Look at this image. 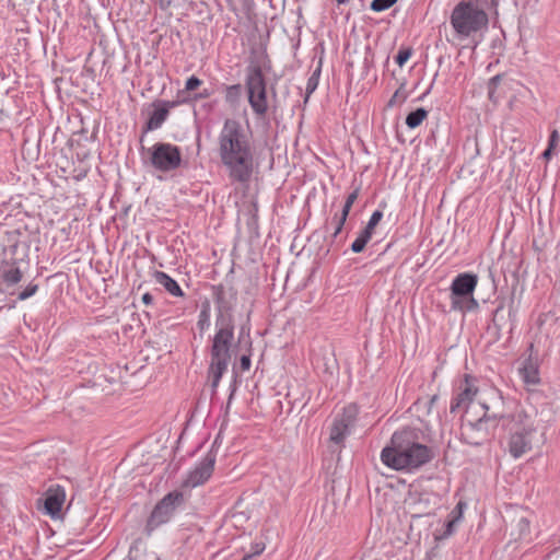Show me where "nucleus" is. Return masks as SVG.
I'll return each mask as SVG.
<instances>
[{
    "mask_svg": "<svg viewBox=\"0 0 560 560\" xmlns=\"http://www.w3.org/2000/svg\"><path fill=\"white\" fill-rule=\"evenodd\" d=\"M487 423L488 419L482 417L476 422H469L465 425L462 433L465 442L470 445L479 446L487 441L489 438Z\"/></svg>",
    "mask_w": 560,
    "mask_h": 560,
    "instance_id": "nucleus-12",
    "label": "nucleus"
},
{
    "mask_svg": "<svg viewBox=\"0 0 560 560\" xmlns=\"http://www.w3.org/2000/svg\"><path fill=\"white\" fill-rule=\"evenodd\" d=\"M347 218L348 217H345L342 214H340L338 218H335V221H336V228H335V231H334V234L332 236L336 237L342 230L343 225H345V222L347 221Z\"/></svg>",
    "mask_w": 560,
    "mask_h": 560,
    "instance_id": "nucleus-33",
    "label": "nucleus"
},
{
    "mask_svg": "<svg viewBox=\"0 0 560 560\" xmlns=\"http://www.w3.org/2000/svg\"><path fill=\"white\" fill-rule=\"evenodd\" d=\"M153 278L155 282L162 285L173 296H184V292L178 283L163 271H154Z\"/></svg>",
    "mask_w": 560,
    "mask_h": 560,
    "instance_id": "nucleus-15",
    "label": "nucleus"
},
{
    "mask_svg": "<svg viewBox=\"0 0 560 560\" xmlns=\"http://www.w3.org/2000/svg\"><path fill=\"white\" fill-rule=\"evenodd\" d=\"M214 300L218 308L215 318L217 331L210 348V364L208 378L214 393L222 375L231 361V346L234 339L233 306L236 302V291L222 284L214 288Z\"/></svg>",
    "mask_w": 560,
    "mask_h": 560,
    "instance_id": "nucleus-2",
    "label": "nucleus"
},
{
    "mask_svg": "<svg viewBox=\"0 0 560 560\" xmlns=\"http://www.w3.org/2000/svg\"><path fill=\"white\" fill-rule=\"evenodd\" d=\"M462 509H463V503L459 502L456 506V510H458V512L456 513V511L454 510L451 515H454V516H459V518L462 517Z\"/></svg>",
    "mask_w": 560,
    "mask_h": 560,
    "instance_id": "nucleus-39",
    "label": "nucleus"
},
{
    "mask_svg": "<svg viewBox=\"0 0 560 560\" xmlns=\"http://www.w3.org/2000/svg\"><path fill=\"white\" fill-rule=\"evenodd\" d=\"M234 392H235V387H233V388H232V392H231V394H230L229 402H228V404H230V402H231V399H232V397H233Z\"/></svg>",
    "mask_w": 560,
    "mask_h": 560,
    "instance_id": "nucleus-43",
    "label": "nucleus"
},
{
    "mask_svg": "<svg viewBox=\"0 0 560 560\" xmlns=\"http://www.w3.org/2000/svg\"><path fill=\"white\" fill-rule=\"evenodd\" d=\"M320 69H316L313 74L308 78L307 84H306V93L307 95L312 94L317 85H318V78H319Z\"/></svg>",
    "mask_w": 560,
    "mask_h": 560,
    "instance_id": "nucleus-30",
    "label": "nucleus"
},
{
    "mask_svg": "<svg viewBox=\"0 0 560 560\" xmlns=\"http://www.w3.org/2000/svg\"><path fill=\"white\" fill-rule=\"evenodd\" d=\"M398 98H399V90H397L394 95L390 97V100L388 101V106L389 107H393L397 104L398 102Z\"/></svg>",
    "mask_w": 560,
    "mask_h": 560,
    "instance_id": "nucleus-37",
    "label": "nucleus"
},
{
    "mask_svg": "<svg viewBox=\"0 0 560 560\" xmlns=\"http://www.w3.org/2000/svg\"><path fill=\"white\" fill-rule=\"evenodd\" d=\"M175 103L161 101L158 103V107L153 110L150 118L147 121L143 133L159 129L163 122L166 120L170 108L173 107Z\"/></svg>",
    "mask_w": 560,
    "mask_h": 560,
    "instance_id": "nucleus-14",
    "label": "nucleus"
},
{
    "mask_svg": "<svg viewBox=\"0 0 560 560\" xmlns=\"http://www.w3.org/2000/svg\"><path fill=\"white\" fill-rule=\"evenodd\" d=\"M411 55H412V49L410 47L401 48L398 51L397 56L395 57V61L399 67H402L408 61V59L411 57Z\"/></svg>",
    "mask_w": 560,
    "mask_h": 560,
    "instance_id": "nucleus-29",
    "label": "nucleus"
},
{
    "mask_svg": "<svg viewBox=\"0 0 560 560\" xmlns=\"http://www.w3.org/2000/svg\"><path fill=\"white\" fill-rule=\"evenodd\" d=\"M427 116H428V112L424 108H422V107L417 108L416 110L410 112L407 115L406 125L410 129H415L422 124V121L427 118Z\"/></svg>",
    "mask_w": 560,
    "mask_h": 560,
    "instance_id": "nucleus-18",
    "label": "nucleus"
},
{
    "mask_svg": "<svg viewBox=\"0 0 560 560\" xmlns=\"http://www.w3.org/2000/svg\"><path fill=\"white\" fill-rule=\"evenodd\" d=\"M559 141L560 135L557 130H553L550 135L548 147H550V149H555L558 145Z\"/></svg>",
    "mask_w": 560,
    "mask_h": 560,
    "instance_id": "nucleus-35",
    "label": "nucleus"
},
{
    "mask_svg": "<svg viewBox=\"0 0 560 560\" xmlns=\"http://www.w3.org/2000/svg\"><path fill=\"white\" fill-rule=\"evenodd\" d=\"M494 0L460 1L452 11L450 22L459 38L477 33L488 24L486 10Z\"/></svg>",
    "mask_w": 560,
    "mask_h": 560,
    "instance_id": "nucleus-4",
    "label": "nucleus"
},
{
    "mask_svg": "<svg viewBox=\"0 0 560 560\" xmlns=\"http://www.w3.org/2000/svg\"><path fill=\"white\" fill-rule=\"evenodd\" d=\"M383 218V212L380 210H376L372 213L366 226L362 230L363 232H369V235L372 237L373 231L375 226L380 223V221Z\"/></svg>",
    "mask_w": 560,
    "mask_h": 560,
    "instance_id": "nucleus-26",
    "label": "nucleus"
},
{
    "mask_svg": "<svg viewBox=\"0 0 560 560\" xmlns=\"http://www.w3.org/2000/svg\"><path fill=\"white\" fill-rule=\"evenodd\" d=\"M398 0H373L371 9L375 12H382L393 7Z\"/></svg>",
    "mask_w": 560,
    "mask_h": 560,
    "instance_id": "nucleus-28",
    "label": "nucleus"
},
{
    "mask_svg": "<svg viewBox=\"0 0 560 560\" xmlns=\"http://www.w3.org/2000/svg\"><path fill=\"white\" fill-rule=\"evenodd\" d=\"M197 326L200 331H205L210 327V305L208 302L202 304L198 316Z\"/></svg>",
    "mask_w": 560,
    "mask_h": 560,
    "instance_id": "nucleus-20",
    "label": "nucleus"
},
{
    "mask_svg": "<svg viewBox=\"0 0 560 560\" xmlns=\"http://www.w3.org/2000/svg\"><path fill=\"white\" fill-rule=\"evenodd\" d=\"M215 464V455L208 453L200 463L188 474L184 481L186 487L195 488L205 483L212 475Z\"/></svg>",
    "mask_w": 560,
    "mask_h": 560,
    "instance_id": "nucleus-11",
    "label": "nucleus"
},
{
    "mask_svg": "<svg viewBox=\"0 0 560 560\" xmlns=\"http://www.w3.org/2000/svg\"><path fill=\"white\" fill-rule=\"evenodd\" d=\"M218 155L233 183L247 184L257 166L255 148L242 124L233 118L223 122L217 138Z\"/></svg>",
    "mask_w": 560,
    "mask_h": 560,
    "instance_id": "nucleus-1",
    "label": "nucleus"
},
{
    "mask_svg": "<svg viewBox=\"0 0 560 560\" xmlns=\"http://www.w3.org/2000/svg\"><path fill=\"white\" fill-rule=\"evenodd\" d=\"M478 283V277L474 273H459L451 285L452 308L460 312H470L478 307L474 299V291Z\"/></svg>",
    "mask_w": 560,
    "mask_h": 560,
    "instance_id": "nucleus-7",
    "label": "nucleus"
},
{
    "mask_svg": "<svg viewBox=\"0 0 560 560\" xmlns=\"http://www.w3.org/2000/svg\"><path fill=\"white\" fill-rule=\"evenodd\" d=\"M201 84V80H199L197 77L192 75L186 81L185 89L187 91H194Z\"/></svg>",
    "mask_w": 560,
    "mask_h": 560,
    "instance_id": "nucleus-32",
    "label": "nucleus"
},
{
    "mask_svg": "<svg viewBox=\"0 0 560 560\" xmlns=\"http://www.w3.org/2000/svg\"><path fill=\"white\" fill-rule=\"evenodd\" d=\"M372 237L369 235V232L361 231L359 236L355 238V241L351 245V249L353 253H361L363 252L365 245L369 243V241Z\"/></svg>",
    "mask_w": 560,
    "mask_h": 560,
    "instance_id": "nucleus-24",
    "label": "nucleus"
},
{
    "mask_svg": "<svg viewBox=\"0 0 560 560\" xmlns=\"http://www.w3.org/2000/svg\"><path fill=\"white\" fill-rule=\"evenodd\" d=\"M265 550V544L261 541L250 542L249 548H243L244 556L241 560H250L252 558L259 556Z\"/></svg>",
    "mask_w": 560,
    "mask_h": 560,
    "instance_id": "nucleus-23",
    "label": "nucleus"
},
{
    "mask_svg": "<svg viewBox=\"0 0 560 560\" xmlns=\"http://www.w3.org/2000/svg\"><path fill=\"white\" fill-rule=\"evenodd\" d=\"M242 371H247L250 368V359L247 355H242L240 360Z\"/></svg>",
    "mask_w": 560,
    "mask_h": 560,
    "instance_id": "nucleus-36",
    "label": "nucleus"
},
{
    "mask_svg": "<svg viewBox=\"0 0 560 560\" xmlns=\"http://www.w3.org/2000/svg\"><path fill=\"white\" fill-rule=\"evenodd\" d=\"M359 192H360V188L358 187L351 194L348 195L346 202L343 205L342 211H341L342 215H345V217L349 215L351 207L353 206V203L355 202V200L359 197Z\"/></svg>",
    "mask_w": 560,
    "mask_h": 560,
    "instance_id": "nucleus-27",
    "label": "nucleus"
},
{
    "mask_svg": "<svg viewBox=\"0 0 560 560\" xmlns=\"http://www.w3.org/2000/svg\"><path fill=\"white\" fill-rule=\"evenodd\" d=\"M65 499L66 492L63 488L59 486L55 488H49L46 492V498L44 502V506L47 514H49L52 517L57 516L61 511Z\"/></svg>",
    "mask_w": 560,
    "mask_h": 560,
    "instance_id": "nucleus-13",
    "label": "nucleus"
},
{
    "mask_svg": "<svg viewBox=\"0 0 560 560\" xmlns=\"http://www.w3.org/2000/svg\"><path fill=\"white\" fill-rule=\"evenodd\" d=\"M1 277L7 284L14 285L22 280L23 275L18 267L11 266L2 270Z\"/></svg>",
    "mask_w": 560,
    "mask_h": 560,
    "instance_id": "nucleus-19",
    "label": "nucleus"
},
{
    "mask_svg": "<svg viewBox=\"0 0 560 560\" xmlns=\"http://www.w3.org/2000/svg\"><path fill=\"white\" fill-rule=\"evenodd\" d=\"M248 102L253 112L262 117L268 110L266 81L259 67L249 70L246 78Z\"/></svg>",
    "mask_w": 560,
    "mask_h": 560,
    "instance_id": "nucleus-9",
    "label": "nucleus"
},
{
    "mask_svg": "<svg viewBox=\"0 0 560 560\" xmlns=\"http://www.w3.org/2000/svg\"><path fill=\"white\" fill-rule=\"evenodd\" d=\"M184 503L185 497L180 491L174 490L164 495L152 510L147 521V530L152 532L168 523L174 516L176 510L182 508Z\"/></svg>",
    "mask_w": 560,
    "mask_h": 560,
    "instance_id": "nucleus-8",
    "label": "nucleus"
},
{
    "mask_svg": "<svg viewBox=\"0 0 560 560\" xmlns=\"http://www.w3.org/2000/svg\"><path fill=\"white\" fill-rule=\"evenodd\" d=\"M459 520H460L459 516L452 515V518H450L446 523V529H445L446 536H450L454 533V527Z\"/></svg>",
    "mask_w": 560,
    "mask_h": 560,
    "instance_id": "nucleus-34",
    "label": "nucleus"
},
{
    "mask_svg": "<svg viewBox=\"0 0 560 560\" xmlns=\"http://www.w3.org/2000/svg\"><path fill=\"white\" fill-rule=\"evenodd\" d=\"M19 236H20L19 230H12L11 232L7 233L8 244L4 245V253L5 254L8 252H9V254L11 256H13L15 254L16 248L19 246Z\"/></svg>",
    "mask_w": 560,
    "mask_h": 560,
    "instance_id": "nucleus-22",
    "label": "nucleus"
},
{
    "mask_svg": "<svg viewBox=\"0 0 560 560\" xmlns=\"http://www.w3.org/2000/svg\"><path fill=\"white\" fill-rule=\"evenodd\" d=\"M392 445L384 447L381 459L387 467L396 470H412L429 463L433 457L430 447L417 441L413 429H402L393 434Z\"/></svg>",
    "mask_w": 560,
    "mask_h": 560,
    "instance_id": "nucleus-3",
    "label": "nucleus"
},
{
    "mask_svg": "<svg viewBox=\"0 0 560 560\" xmlns=\"http://www.w3.org/2000/svg\"><path fill=\"white\" fill-rule=\"evenodd\" d=\"M535 421L525 411H517L511 428L508 450L513 458H520L533 447V438L536 433Z\"/></svg>",
    "mask_w": 560,
    "mask_h": 560,
    "instance_id": "nucleus-6",
    "label": "nucleus"
},
{
    "mask_svg": "<svg viewBox=\"0 0 560 560\" xmlns=\"http://www.w3.org/2000/svg\"><path fill=\"white\" fill-rule=\"evenodd\" d=\"M500 80V75H495L491 79V84H495Z\"/></svg>",
    "mask_w": 560,
    "mask_h": 560,
    "instance_id": "nucleus-42",
    "label": "nucleus"
},
{
    "mask_svg": "<svg viewBox=\"0 0 560 560\" xmlns=\"http://www.w3.org/2000/svg\"><path fill=\"white\" fill-rule=\"evenodd\" d=\"M520 374L527 385H537L540 381L537 366L529 361L520 369Z\"/></svg>",
    "mask_w": 560,
    "mask_h": 560,
    "instance_id": "nucleus-17",
    "label": "nucleus"
},
{
    "mask_svg": "<svg viewBox=\"0 0 560 560\" xmlns=\"http://www.w3.org/2000/svg\"><path fill=\"white\" fill-rule=\"evenodd\" d=\"M477 389L466 384L465 388L457 395V397L451 402V412H455L458 408L466 406L472 400Z\"/></svg>",
    "mask_w": 560,
    "mask_h": 560,
    "instance_id": "nucleus-16",
    "label": "nucleus"
},
{
    "mask_svg": "<svg viewBox=\"0 0 560 560\" xmlns=\"http://www.w3.org/2000/svg\"><path fill=\"white\" fill-rule=\"evenodd\" d=\"M552 150L553 149H550V147H548L544 153H542V158L546 159V160H549L551 158V154H552Z\"/></svg>",
    "mask_w": 560,
    "mask_h": 560,
    "instance_id": "nucleus-40",
    "label": "nucleus"
},
{
    "mask_svg": "<svg viewBox=\"0 0 560 560\" xmlns=\"http://www.w3.org/2000/svg\"><path fill=\"white\" fill-rule=\"evenodd\" d=\"M336 2H337L338 4H342V3H345V2H346V0H336Z\"/></svg>",
    "mask_w": 560,
    "mask_h": 560,
    "instance_id": "nucleus-44",
    "label": "nucleus"
},
{
    "mask_svg": "<svg viewBox=\"0 0 560 560\" xmlns=\"http://www.w3.org/2000/svg\"><path fill=\"white\" fill-rule=\"evenodd\" d=\"M38 290V285L34 283H30L22 292L19 293L18 299L20 301H24L31 296H33Z\"/></svg>",
    "mask_w": 560,
    "mask_h": 560,
    "instance_id": "nucleus-31",
    "label": "nucleus"
},
{
    "mask_svg": "<svg viewBox=\"0 0 560 560\" xmlns=\"http://www.w3.org/2000/svg\"><path fill=\"white\" fill-rule=\"evenodd\" d=\"M438 398H439L438 395H433L429 399H418L415 402L413 407H415L416 411H418V412L422 411L423 413L429 416L431 413L432 408H433L434 404L436 402Z\"/></svg>",
    "mask_w": 560,
    "mask_h": 560,
    "instance_id": "nucleus-21",
    "label": "nucleus"
},
{
    "mask_svg": "<svg viewBox=\"0 0 560 560\" xmlns=\"http://www.w3.org/2000/svg\"><path fill=\"white\" fill-rule=\"evenodd\" d=\"M141 151L144 163L156 172L172 173L183 163L180 149L170 142H156L148 149L142 147Z\"/></svg>",
    "mask_w": 560,
    "mask_h": 560,
    "instance_id": "nucleus-5",
    "label": "nucleus"
},
{
    "mask_svg": "<svg viewBox=\"0 0 560 560\" xmlns=\"http://www.w3.org/2000/svg\"><path fill=\"white\" fill-rule=\"evenodd\" d=\"M242 95V86L240 84L230 85L226 88L225 100L230 104L238 102Z\"/></svg>",
    "mask_w": 560,
    "mask_h": 560,
    "instance_id": "nucleus-25",
    "label": "nucleus"
},
{
    "mask_svg": "<svg viewBox=\"0 0 560 560\" xmlns=\"http://www.w3.org/2000/svg\"><path fill=\"white\" fill-rule=\"evenodd\" d=\"M210 95L209 91L205 90L202 93L198 95L199 98H206Z\"/></svg>",
    "mask_w": 560,
    "mask_h": 560,
    "instance_id": "nucleus-41",
    "label": "nucleus"
},
{
    "mask_svg": "<svg viewBox=\"0 0 560 560\" xmlns=\"http://www.w3.org/2000/svg\"><path fill=\"white\" fill-rule=\"evenodd\" d=\"M142 302L147 305L151 304L153 302V296L150 293H144L142 295Z\"/></svg>",
    "mask_w": 560,
    "mask_h": 560,
    "instance_id": "nucleus-38",
    "label": "nucleus"
},
{
    "mask_svg": "<svg viewBox=\"0 0 560 560\" xmlns=\"http://www.w3.org/2000/svg\"><path fill=\"white\" fill-rule=\"evenodd\" d=\"M358 413L357 405L350 404L342 409L341 413L334 418L329 435L330 442L338 445L343 443L357 422Z\"/></svg>",
    "mask_w": 560,
    "mask_h": 560,
    "instance_id": "nucleus-10",
    "label": "nucleus"
}]
</instances>
